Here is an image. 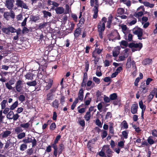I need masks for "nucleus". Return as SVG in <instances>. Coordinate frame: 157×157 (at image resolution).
<instances>
[{"instance_id": "60", "label": "nucleus", "mask_w": 157, "mask_h": 157, "mask_svg": "<svg viewBox=\"0 0 157 157\" xmlns=\"http://www.w3.org/2000/svg\"><path fill=\"white\" fill-rule=\"evenodd\" d=\"M71 26L70 27V28L68 29L69 33H71L75 27V24L73 22H72L71 23Z\"/></svg>"}, {"instance_id": "3", "label": "nucleus", "mask_w": 157, "mask_h": 157, "mask_svg": "<svg viewBox=\"0 0 157 157\" xmlns=\"http://www.w3.org/2000/svg\"><path fill=\"white\" fill-rule=\"evenodd\" d=\"M132 31L134 34L137 35L138 39L140 40H142L143 30L142 29L137 27L133 29Z\"/></svg>"}, {"instance_id": "10", "label": "nucleus", "mask_w": 157, "mask_h": 157, "mask_svg": "<svg viewBox=\"0 0 157 157\" xmlns=\"http://www.w3.org/2000/svg\"><path fill=\"white\" fill-rule=\"evenodd\" d=\"M24 81L22 80H19L17 81L15 84L16 89L17 92H20L22 91V86L21 85L24 84Z\"/></svg>"}, {"instance_id": "50", "label": "nucleus", "mask_w": 157, "mask_h": 157, "mask_svg": "<svg viewBox=\"0 0 157 157\" xmlns=\"http://www.w3.org/2000/svg\"><path fill=\"white\" fill-rule=\"evenodd\" d=\"M112 117V114L110 112H108L107 113L105 117V120H107L109 118H111Z\"/></svg>"}, {"instance_id": "11", "label": "nucleus", "mask_w": 157, "mask_h": 157, "mask_svg": "<svg viewBox=\"0 0 157 157\" xmlns=\"http://www.w3.org/2000/svg\"><path fill=\"white\" fill-rule=\"evenodd\" d=\"M14 0H6L5 5L9 10H12L14 6Z\"/></svg>"}, {"instance_id": "42", "label": "nucleus", "mask_w": 157, "mask_h": 157, "mask_svg": "<svg viewBox=\"0 0 157 157\" xmlns=\"http://www.w3.org/2000/svg\"><path fill=\"white\" fill-rule=\"evenodd\" d=\"M56 128V125L55 122L52 123L49 127V129L50 130L52 131L54 130Z\"/></svg>"}, {"instance_id": "16", "label": "nucleus", "mask_w": 157, "mask_h": 157, "mask_svg": "<svg viewBox=\"0 0 157 157\" xmlns=\"http://www.w3.org/2000/svg\"><path fill=\"white\" fill-rule=\"evenodd\" d=\"M47 82L46 83H47V85L45 86V88L46 90L49 89L52 87L53 81L52 79L49 78L48 80H47Z\"/></svg>"}, {"instance_id": "37", "label": "nucleus", "mask_w": 157, "mask_h": 157, "mask_svg": "<svg viewBox=\"0 0 157 157\" xmlns=\"http://www.w3.org/2000/svg\"><path fill=\"white\" fill-rule=\"evenodd\" d=\"M7 101L6 100H3L1 103V109H3L6 107V104L7 103Z\"/></svg>"}, {"instance_id": "5", "label": "nucleus", "mask_w": 157, "mask_h": 157, "mask_svg": "<svg viewBox=\"0 0 157 157\" xmlns=\"http://www.w3.org/2000/svg\"><path fill=\"white\" fill-rule=\"evenodd\" d=\"M2 30L3 33L7 35H9L10 32L14 33L16 32V29L11 26L8 27H3L2 28Z\"/></svg>"}, {"instance_id": "54", "label": "nucleus", "mask_w": 157, "mask_h": 157, "mask_svg": "<svg viewBox=\"0 0 157 157\" xmlns=\"http://www.w3.org/2000/svg\"><path fill=\"white\" fill-rule=\"evenodd\" d=\"M123 124V128L124 129H127L128 128V124L126 121L124 120L121 123Z\"/></svg>"}, {"instance_id": "46", "label": "nucleus", "mask_w": 157, "mask_h": 157, "mask_svg": "<svg viewBox=\"0 0 157 157\" xmlns=\"http://www.w3.org/2000/svg\"><path fill=\"white\" fill-rule=\"evenodd\" d=\"M30 125V124L29 122H27L25 124H20V126L22 128H28Z\"/></svg>"}, {"instance_id": "29", "label": "nucleus", "mask_w": 157, "mask_h": 157, "mask_svg": "<svg viewBox=\"0 0 157 157\" xmlns=\"http://www.w3.org/2000/svg\"><path fill=\"white\" fill-rule=\"evenodd\" d=\"M78 102V98H76L71 105V108L72 110H74L76 106V104Z\"/></svg>"}, {"instance_id": "19", "label": "nucleus", "mask_w": 157, "mask_h": 157, "mask_svg": "<svg viewBox=\"0 0 157 157\" xmlns=\"http://www.w3.org/2000/svg\"><path fill=\"white\" fill-rule=\"evenodd\" d=\"M40 19V17L37 15L35 16L33 15H31L30 16V19L32 21L35 22L36 21L39 20Z\"/></svg>"}, {"instance_id": "40", "label": "nucleus", "mask_w": 157, "mask_h": 157, "mask_svg": "<svg viewBox=\"0 0 157 157\" xmlns=\"http://www.w3.org/2000/svg\"><path fill=\"white\" fill-rule=\"evenodd\" d=\"M122 135L123 137L125 139L128 138V132L126 130L122 132Z\"/></svg>"}, {"instance_id": "20", "label": "nucleus", "mask_w": 157, "mask_h": 157, "mask_svg": "<svg viewBox=\"0 0 157 157\" xmlns=\"http://www.w3.org/2000/svg\"><path fill=\"white\" fill-rule=\"evenodd\" d=\"M59 101L57 99H55L52 102V106L55 108L58 109L59 106Z\"/></svg>"}, {"instance_id": "59", "label": "nucleus", "mask_w": 157, "mask_h": 157, "mask_svg": "<svg viewBox=\"0 0 157 157\" xmlns=\"http://www.w3.org/2000/svg\"><path fill=\"white\" fill-rule=\"evenodd\" d=\"M65 98L64 96L61 95L60 97V103L62 105H63L64 102H65Z\"/></svg>"}, {"instance_id": "18", "label": "nucleus", "mask_w": 157, "mask_h": 157, "mask_svg": "<svg viewBox=\"0 0 157 157\" xmlns=\"http://www.w3.org/2000/svg\"><path fill=\"white\" fill-rule=\"evenodd\" d=\"M34 73L29 72L27 73L25 75L26 79L29 80H32L33 79V77L36 75L34 74Z\"/></svg>"}, {"instance_id": "63", "label": "nucleus", "mask_w": 157, "mask_h": 157, "mask_svg": "<svg viewBox=\"0 0 157 157\" xmlns=\"http://www.w3.org/2000/svg\"><path fill=\"white\" fill-rule=\"evenodd\" d=\"M141 90H142L141 93H142V94H143L146 93L148 91V89L145 87H143V88L141 89Z\"/></svg>"}, {"instance_id": "6", "label": "nucleus", "mask_w": 157, "mask_h": 157, "mask_svg": "<svg viewBox=\"0 0 157 157\" xmlns=\"http://www.w3.org/2000/svg\"><path fill=\"white\" fill-rule=\"evenodd\" d=\"M15 5L17 7H20L25 9H28V7L27 4L22 0H16Z\"/></svg>"}, {"instance_id": "14", "label": "nucleus", "mask_w": 157, "mask_h": 157, "mask_svg": "<svg viewBox=\"0 0 157 157\" xmlns=\"http://www.w3.org/2000/svg\"><path fill=\"white\" fill-rule=\"evenodd\" d=\"M11 133V132L10 131L6 130L1 133L0 134V136L2 138H6L10 136Z\"/></svg>"}, {"instance_id": "53", "label": "nucleus", "mask_w": 157, "mask_h": 157, "mask_svg": "<svg viewBox=\"0 0 157 157\" xmlns=\"http://www.w3.org/2000/svg\"><path fill=\"white\" fill-rule=\"evenodd\" d=\"M148 143L149 144L151 145L155 143L154 140L151 138L150 137H149L147 139Z\"/></svg>"}, {"instance_id": "33", "label": "nucleus", "mask_w": 157, "mask_h": 157, "mask_svg": "<svg viewBox=\"0 0 157 157\" xmlns=\"http://www.w3.org/2000/svg\"><path fill=\"white\" fill-rule=\"evenodd\" d=\"M5 118V116L2 115V110L0 111V124L4 123V119Z\"/></svg>"}, {"instance_id": "32", "label": "nucleus", "mask_w": 157, "mask_h": 157, "mask_svg": "<svg viewBox=\"0 0 157 157\" xmlns=\"http://www.w3.org/2000/svg\"><path fill=\"white\" fill-rule=\"evenodd\" d=\"M91 114L90 112H87L84 116V118H85L86 121H89L90 119Z\"/></svg>"}, {"instance_id": "35", "label": "nucleus", "mask_w": 157, "mask_h": 157, "mask_svg": "<svg viewBox=\"0 0 157 157\" xmlns=\"http://www.w3.org/2000/svg\"><path fill=\"white\" fill-rule=\"evenodd\" d=\"M139 104L140 107L142 109V110H145L146 106L145 105L143 104V101L142 100L139 101Z\"/></svg>"}, {"instance_id": "26", "label": "nucleus", "mask_w": 157, "mask_h": 157, "mask_svg": "<svg viewBox=\"0 0 157 157\" xmlns=\"http://www.w3.org/2000/svg\"><path fill=\"white\" fill-rule=\"evenodd\" d=\"M37 84L36 81V80H33L31 82H26V84L29 86H35Z\"/></svg>"}, {"instance_id": "23", "label": "nucleus", "mask_w": 157, "mask_h": 157, "mask_svg": "<svg viewBox=\"0 0 157 157\" xmlns=\"http://www.w3.org/2000/svg\"><path fill=\"white\" fill-rule=\"evenodd\" d=\"M120 48H118L113 51V57H117L120 53Z\"/></svg>"}, {"instance_id": "36", "label": "nucleus", "mask_w": 157, "mask_h": 157, "mask_svg": "<svg viewBox=\"0 0 157 157\" xmlns=\"http://www.w3.org/2000/svg\"><path fill=\"white\" fill-rule=\"evenodd\" d=\"M70 11L71 12V9L69 7V6L68 4L65 5V10L64 11V14H65L69 13Z\"/></svg>"}, {"instance_id": "17", "label": "nucleus", "mask_w": 157, "mask_h": 157, "mask_svg": "<svg viewBox=\"0 0 157 157\" xmlns=\"http://www.w3.org/2000/svg\"><path fill=\"white\" fill-rule=\"evenodd\" d=\"M55 10L56 11V13L57 14H60L62 13H64V9L63 7H56Z\"/></svg>"}, {"instance_id": "28", "label": "nucleus", "mask_w": 157, "mask_h": 157, "mask_svg": "<svg viewBox=\"0 0 157 157\" xmlns=\"http://www.w3.org/2000/svg\"><path fill=\"white\" fill-rule=\"evenodd\" d=\"M124 10L122 8H119L117 10V13L119 15H122L124 13Z\"/></svg>"}, {"instance_id": "12", "label": "nucleus", "mask_w": 157, "mask_h": 157, "mask_svg": "<svg viewBox=\"0 0 157 157\" xmlns=\"http://www.w3.org/2000/svg\"><path fill=\"white\" fill-rule=\"evenodd\" d=\"M52 147L54 149L53 152V155L55 157H57L58 155L59 156L61 154H59V150L57 145L52 144Z\"/></svg>"}, {"instance_id": "56", "label": "nucleus", "mask_w": 157, "mask_h": 157, "mask_svg": "<svg viewBox=\"0 0 157 157\" xmlns=\"http://www.w3.org/2000/svg\"><path fill=\"white\" fill-rule=\"evenodd\" d=\"M104 101L106 103H109L110 101V98H109L108 97L104 95Z\"/></svg>"}, {"instance_id": "51", "label": "nucleus", "mask_w": 157, "mask_h": 157, "mask_svg": "<svg viewBox=\"0 0 157 157\" xmlns=\"http://www.w3.org/2000/svg\"><path fill=\"white\" fill-rule=\"evenodd\" d=\"M93 81L97 84L100 83V79L96 77H94L93 78Z\"/></svg>"}, {"instance_id": "64", "label": "nucleus", "mask_w": 157, "mask_h": 157, "mask_svg": "<svg viewBox=\"0 0 157 157\" xmlns=\"http://www.w3.org/2000/svg\"><path fill=\"white\" fill-rule=\"evenodd\" d=\"M152 135L155 137H157V131L156 129H153L151 131Z\"/></svg>"}, {"instance_id": "31", "label": "nucleus", "mask_w": 157, "mask_h": 157, "mask_svg": "<svg viewBox=\"0 0 157 157\" xmlns=\"http://www.w3.org/2000/svg\"><path fill=\"white\" fill-rule=\"evenodd\" d=\"M53 98V95L51 93H48L46 95V100L48 101L52 100Z\"/></svg>"}, {"instance_id": "61", "label": "nucleus", "mask_w": 157, "mask_h": 157, "mask_svg": "<svg viewBox=\"0 0 157 157\" xmlns=\"http://www.w3.org/2000/svg\"><path fill=\"white\" fill-rule=\"evenodd\" d=\"M127 56L128 55L127 54H126V55L124 54L123 56H120L119 57V58L121 61H123L125 59L127 58Z\"/></svg>"}, {"instance_id": "13", "label": "nucleus", "mask_w": 157, "mask_h": 157, "mask_svg": "<svg viewBox=\"0 0 157 157\" xmlns=\"http://www.w3.org/2000/svg\"><path fill=\"white\" fill-rule=\"evenodd\" d=\"M138 108V105L137 104H133L131 107V113L133 114L137 113Z\"/></svg>"}, {"instance_id": "8", "label": "nucleus", "mask_w": 157, "mask_h": 157, "mask_svg": "<svg viewBox=\"0 0 157 157\" xmlns=\"http://www.w3.org/2000/svg\"><path fill=\"white\" fill-rule=\"evenodd\" d=\"M32 138H33V140L31 138H30L28 137L27 138H25L23 139L22 141L25 144L32 143V147H34L36 144V140L34 137H33Z\"/></svg>"}, {"instance_id": "45", "label": "nucleus", "mask_w": 157, "mask_h": 157, "mask_svg": "<svg viewBox=\"0 0 157 157\" xmlns=\"http://www.w3.org/2000/svg\"><path fill=\"white\" fill-rule=\"evenodd\" d=\"M23 130L21 127H18L15 128L14 131L17 134H18L20 132H22Z\"/></svg>"}, {"instance_id": "57", "label": "nucleus", "mask_w": 157, "mask_h": 157, "mask_svg": "<svg viewBox=\"0 0 157 157\" xmlns=\"http://www.w3.org/2000/svg\"><path fill=\"white\" fill-rule=\"evenodd\" d=\"M47 24L45 22H44L43 24L40 23L39 25L38 28L39 29H41L44 28L46 26Z\"/></svg>"}, {"instance_id": "47", "label": "nucleus", "mask_w": 157, "mask_h": 157, "mask_svg": "<svg viewBox=\"0 0 157 157\" xmlns=\"http://www.w3.org/2000/svg\"><path fill=\"white\" fill-rule=\"evenodd\" d=\"M96 124L99 126L100 128H101L102 127V124H101V122L99 119H97L95 121Z\"/></svg>"}, {"instance_id": "58", "label": "nucleus", "mask_w": 157, "mask_h": 157, "mask_svg": "<svg viewBox=\"0 0 157 157\" xmlns=\"http://www.w3.org/2000/svg\"><path fill=\"white\" fill-rule=\"evenodd\" d=\"M120 44L121 45H123L125 47H126L128 46V43L127 42L124 40H122Z\"/></svg>"}, {"instance_id": "25", "label": "nucleus", "mask_w": 157, "mask_h": 157, "mask_svg": "<svg viewBox=\"0 0 157 157\" xmlns=\"http://www.w3.org/2000/svg\"><path fill=\"white\" fill-rule=\"evenodd\" d=\"M14 114V113L13 111H10L9 112L7 115V118L10 120L12 119L13 118Z\"/></svg>"}, {"instance_id": "52", "label": "nucleus", "mask_w": 157, "mask_h": 157, "mask_svg": "<svg viewBox=\"0 0 157 157\" xmlns=\"http://www.w3.org/2000/svg\"><path fill=\"white\" fill-rule=\"evenodd\" d=\"M85 69L86 71L87 72L88 71L89 67V63L88 61L86 60L85 62Z\"/></svg>"}, {"instance_id": "15", "label": "nucleus", "mask_w": 157, "mask_h": 157, "mask_svg": "<svg viewBox=\"0 0 157 157\" xmlns=\"http://www.w3.org/2000/svg\"><path fill=\"white\" fill-rule=\"evenodd\" d=\"M84 90L82 88L80 89L79 91L78 94V100H79L81 101H82L83 100L84 97Z\"/></svg>"}, {"instance_id": "22", "label": "nucleus", "mask_w": 157, "mask_h": 157, "mask_svg": "<svg viewBox=\"0 0 157 157\" xmlns=\"http://www.w3.org/2000/svg\"><path fill=\"white\" fill-rule=\"evenodd\" d=\"M58 148L59 153V154H61L63 149H64V144L62 143L60 144L59 145Z\"/></svg>"}, {"instance_id": "41", "label": "nucleus", "mask_w": 157, "mask_h": 157, "mask_svg": "<svg viewBox=\"0 0 157 157\" xmlns=\"http://www.w3.org/2000/svg\"><path fill=\"white\" fill-rule=\"evenodd\" d=\"M86 85L88 87L91 86L92 88H93L95 84L92 81L89 80L87 82Z\"/></svg>"}, {"instance_id": "30", "label": "nucleus", "mask_w": 157, "mask_h": 157, "mask_svg": "<svg viewBox=\"0 0 157 157\" xmlns=\"http://www.w3.org/2000/svg\"><path fill=\"white\" fill-rule=\"evenodd\" d=\"M97 55L96 54V53L95 51H94L92 53V57L94 59V61L95 62H98L99 60V58L97 57Z\"/></svg>"}, {"instance_id": "48", "label": "nucleus", "mask_w": 157, "mask_h": 157, "mask_svg": "<svg viewBox=\"0 0 157 157\" xmlns=\"http://www.w3.org/2000/svg\"><path fill=\"white\" fill-rule=\"evenodd\" d=\"M104 63V66L105 67H107L109 66L111 63V62L109 61L108 60L105 59L103 62Z\"/></svg>"}, {"instance_id": "9", "label": "nucleus", "mask_w": 157, "mask_h": 157, "mask_svg": "<svg viewBox=\"0 0 157 157\" xmlns=\"http://www.w3.org/2000/svg\"><path fill=\"white\" fill-rule=\"evenodd\" d=\"M155 95V97L157 98V88H154L151 91L150 94L148 96L147 101L148 102H150Z\"/></svg>"}, {"instance_id": "27", "label": "nucleus", "mask_w": 157, "mask_h": 157, "mask_svg": "<svg viewBox=\"0 0 157 157\" xmlns=\"http://www.w3.org/2000/svg\"><path fill=\"white\" fill-rule=\"evenodd\" d=\"M18 103L17 101H15L10 106V110H13L18 106Z\"/></svg>"}, {"instance_id": "55", "label": "nucleus", "mask_w": 157, "mask_h": 157, "mask_svg": "<svg viewBox=\"0 0 157 157\" xmlns=\"http://www.w3.org/2000/svg\"><path fill=\"white\" fill-rule=\"evenodd\" d=\"M79 124L82 127H84L85 126V121L84 120L82 119L80 120L79 121Z\"/></svg>"}, {"instance_id": "1", "label": "nucleus", "mask_w": 157, "mask_h": 157, "mask_svg": "<svg viewBox=\"0 0 157 157\" xmlns=\"http://www.w3.org/2000/svg\"><path fill=\"white\" fill-rule=\"evenodd\" d=\"M113 18L111 14H110L108 18L107 21V18L105 17H103L101 21L98 22L97 25L98 31L99 33L100 38L102 39L103 38V32L104 31L105 28V23L107 22L106 27L110 29L111 27Z\"/></svg>"}, {"instance_id": "4", "label": "nucleus", "mask_w": 157, "mask_h": 157, "mask_svg": "<svg viewBox=\"0 0 157 157\" xmlns=\"http://www.w3.org/2000/svg\"><path fill=\"white\" fill-rule=\"evenodd\" d=\"M15 13L12 10H10V12H4L3 16L4 18L7 20H9L10 17L13 19L15 17Z\"/></svg>"}, {"instance_id": "43", "label": "nucleus", "mask_w": 157, "mask_h": 157, "mask_svg": "<svg viewBox=\"0 0 157 157\" xmlns=\"http://www.w3.org/2000/svg\"><path fill=\"white\" fill-rule=\"evenodd\" d=\"M25 136V133L24 132H23L20 133H19L17 136V138L19 139H21L24 137Z\"/></svg>"}, {"instance_id": "24", "label": "nucleus", "mask_w": 157, "mask_h": 157, "mask_svg": "<svg viewBox=\"0 0 157 157\" xmlns=\"http://www.w3.org/2000/svg\"><path fill=\"white\" fill-rule=\"evenodd\" d=\"M81 29H80L77 28L75 31L74 35L75 37H77L80 35L81 32Z\"/></svg>"}, {"instance_id": "62", "label": "nucleus", "mask_w": 157, "mask_h": 157, "mask_svg": "<svg viewBox=\"0 0 157 157\" xmlns=\"http://www.w3.org/2000/svg\"><path fill=\"white\" fill-rule=\"evenodd\" d=\"M33 150L32 148L29 149L27 151V154L28 155H30L33 154Z\"/></svg>"}, {"instance_id": "7", "label": "nucleus", "mask_w": 157, "mask_h": 157, "mask_svg": "<svg viewBox=\"0 0 157 157\" xmlns=\"http://www.w3.org/2000/svg\"><path fill=\"white\" fill-rule=\"evenodd\" d=\"M143 44L141 43H135L132 42L130 43L128 45V47L130 48H136V50L140 51L142 48L143 47Z\"/></svg>"}, {"instance_id": "34", "label": "nucleus", "mask_w": 157, "mask_h": 157, "mask_svg": "<svg viewBox=\"0 0 157 157\" xmlns=\"http://www.w3.org/2000/svg\"><path fill=\"white\" fill-rule=\"evenodd\" d=\"M109 98L111 100H115L117 98V94L116 93L111 94L109 95Z\"/></svg>"}, {"instance_id": "2", "label": "nucleus", "mask_w": 157, "mask_h": 157, "mask_svg": "<svg viewBox=\"0 0 157 157\" xmlns=\"http://www.w3.org/2000/svg\"><path fill=\"white\" fill-rule=\"evenodd\" d=\"M90 5L91 7L94 6L93 10L94 13L93 18L96 19L98 15V13L99 6L98 0H90Z\"/></svg>"}, {"instance_id": "49", "label": "nucleus", "mask_w": 157, "mask_h": 157, "mask_svg": "<svg viewBox=\"0 0 157 157\" xmlns=\"http://www.w3.org/2000/svg\"><path fill=\"white\" fill-rule=\"evenodd\" d=\"M18 99L21 102H22L25 100V97L23 95H20L18 97Z\"/></svg>"}, {"instance_id": "38", "label": "nucleus", "mask_w": 157, "mask_h": 157, "mask_svg": "<svg viewBox=\"0 0 157 157\" xmlns=\"http://www.w3.org/2000/svg\"><path fill=\"white\" fill-rule=\"evenodd\" d=\"M61 137V136L60 135H57L55 139V140L54 143H52V144L57 145V144L58 143V141L60 139Z\"/></svg>"}, {"instance_id": "44", "label": "nucleus", "mask_w": 157, "mask_h": 157, "mask_svg": "<svg viewBox=\"0 0 157 157\" xmlns=\"http://www.w3.org/2000/svg\"><path fill=\"white\" fill-rule=\"evenodd\" d=\"M152 60L151 59L149 58H147L145 59L144 60V65H146L147 64H149L151 62Z\"/></svg>"}, {"instance_id": "21", "label": "nucleus", "mask_w": 157, "mask_h": 157, "mask_svg": "<svg viewBox=\"0 0 157 157\" xmlns=\"http://www.w3.org/2000/svg\"><path fill=\"white\" fill-rule=\"evenodd\" d=\"M42 13L44 14V17L45 18H47L48 17H50L52 16L51 13L48 11L46 10H43Z\"/></svg>"}, {"instance_id": "39", "label": "nucleus", "mask_w": 157, "mask_h": 157, "mask_svg": "<svg viewBox=\"0 0 157 157\" xmlns=\"http://www.w3.org/2000/svg\"><path fill=\"white\" fill-rule=\"evenodd\" d=\"M27 145L25 144H23L20 147V149L21 151H23L27 148Z\"/></svg>"}]
</instances>
